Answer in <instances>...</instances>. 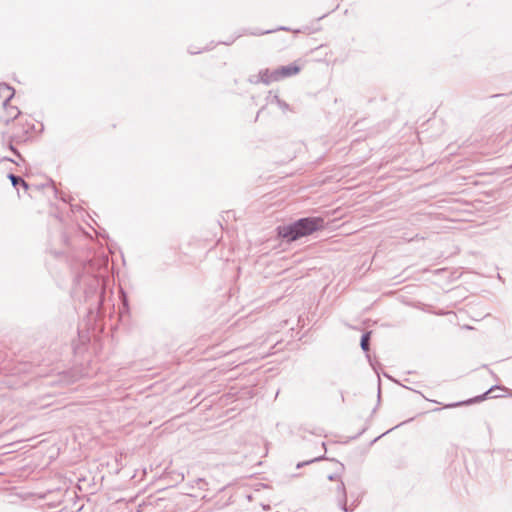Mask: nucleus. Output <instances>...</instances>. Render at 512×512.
<instances>
[{
  "instance_id": "nucleus-1",
  "label": "nucleus",
  "mask_w": 512,
  "mask_h": 512,
  "mask_svg": "<svg viewBox=\"0 0 512 512\" xmlns=\"http://www.w3.org/2000/svg\"><path fill=\"white\" fill-rule=\"evenodd\" d=\"M324 224V219L321 217H305L293 223L278 226L277 233L287 242H293L324 228Z\"/></svg>"
},
{
  "instance_id": "nucleus-15",
  "label": "nucleus",
  "mask_w": 512,
  "mask_h": 512,
  "mask_svg": "<svg viewBox=\"0 0 512 512\" xmlns=\"http://www.w3.org/2000/svg\"><path fill=\"white\" fill-rule=\"evenodd\" d=\"M0 161H11V162H13V160L8 158V157H3V158L0 159Z\"/></svg>"
},
{
  "instance_id": "nucleus-8",
  "label": "nucleus",
  "mask_w": 512,
  "mask_h": 512,
  "mask_svg": "<svg viewBox=\"0 0 512 512\" xmlns=\"http://www.w3.org/2000/svg\"><path fill=\"white\" fill-rule=\"evenodd\" d=\"M271 71L269 69H263L259 71V79L254 81V83L262 82L266 85H269L271 83V77H270Z\"/></svg>"
},
{
  "instance_id": "nucleus-13",
  "label": "nucleus",
  "mask_w": 512,
  "mask_h": 512,
  "mask_svg": "<svg viewBox=\"0 0 512 512\" xmlns=\"http://www.w3.org/2000/svg\"><path fill=\"white\" fill-rule=\"evenodd\" d=\"M323 459H325V457H324V456H318V457H315V458H313V459H311V460H308V461H305V462L298 463V464H297V468H300V467H302V466H304V465H307V464H310V463H313V462L321 461V460H323Z\"/></svg>"
},
{
  "instance_id": "nucleus-9",
  "label": "nucleus",
  "mask_w": 512,
  "mask_h": 512,
  "mask_svg": "<svg viewBox=\"0 0 512 512\" xmlns=\"http://www.w3.org/2000/svg\"><path fill=\"white\" fill-rule=\"evenodd\" d=\"M5 110L9 115V117L4 120L5 124H8L10 121H13L20 114L19 109L15 106L8 105V109H5Z\"/></svg>"
},
{
  "instance_id": "nucleus-11",
  "label": "nucleus",
  "mask_w": 512,
  "mask_h": 512,
  "mask_svg": "<svg viewBox=\"0 0 512 512\" xmlns=\"http://www.w3.org/2000/svg\"><path fill=\"white\" fill-rule=\"evenodd\" d=\"M24 139V136L14 133L10 136L9 148L12 152H14L17 156H20L19 152L14 148L12 142H20Z\"/></svg>"
},
{
  "instance_id": "nucleus-2",
  "label": "nucleus",
  "mask_w": 512,
  "mask_h": 512,
  "mask_svg": "<svg viewBox=\"0 0 512 512\" xmlns=\"http://www.w3.org/2000/svg\"><path fill=\"white\" fill-rule=\"evenodd\" d=\"M335 497L338 507L344 512H352L360 503V495L355 496L351 493L350 497L353 500L348 504L347 492L343 481H339L336 487Z\"/></svg>"
},
{
  "instance_id": "nucleus-14",
  "label": "nucleus",
  "mask_w": 512,
  "mask_h": 512,
  "mask_svg": "<svg viewBox=\"0 0 512 512\" xmlns=\"http://www.w3.org/2000/svg\"><path fill=\"white\" fill-rule=\"evenodd\" d=\"M338 475L337 474H333V475H329L328 476V479L331 480V481H335V480H338Z\"/></svg>"
},
{
  "instance_id": "nucleus-10",
  "label": "nucleus",
  "mask_w": 512,
  "mask_h": 512,
  "mask_svg": "<svg viewBox=\"0 0 512 512\" xmlns=\"http://www.w3.org/2000/svg\"><path fill=\"white\" fill-rule=\"evenodd\" d=\"M370 338H371V332L370 331L369 332H365L361 336L360 346H361L362 350L365 351V352L369 351Z\"/></svg>"
},
{
  "instance_id": "nucleus-7",
  "label": "nucleus",
  "mask_w": 512,
  "mask_h": 512,
  "mask_svg": "<svg viewBox=\"0 0 512 512\" xmlns=\"http://www.w3.org/2000/svg\"><path fill=\"white\" fill-rule=\"evenodd\" d=\"M8 179L11 181L14 188L18 189V187H22L25 191L28 190V183L20 176H17L13 173L8 174Z\"/></svg>"
},
{
  "instance_id": "nucleus-12",
  "label": "nucleus",
  "mask_w": 512,
  "mask_h": 512,
  "mask_svg": "<svg viewBox=\"0 0 512 512\" xmlns=\"http://www.w3.org/2000/svg\"><path fill=\"white\" fill-rule=\"evenodd\" d=\"M270 77H271V83L281 80L282 77H281L280 69L277 68L274 71H271Z\"/></svg>"
},
{
  "instance_id": "nucleus-5",
  "label": "nucleus",
  "mask_w": 512,
  "mask_h": 512,
  "mask_svg": "<svg viewBox=\"0 0 512 512\" xmlns=\"http://www.w3.org/2000/svg\"><path fill=\"white\" fill-rule=\"evenodd\" d=\"M496 387H491L487 392H485L484 394L480 395V396H476L475 398H472V399H469V400H466V401H460V402H457V403H452V404H447L444 406V408H453V407H458V406H462V405H469V404H472V403H476V402H480L484 399H486L487 395L490 394Z\"/></svg>"
},
{
  "instance_id": "nucleus-6",
  "label": "nucleus",
  "mask_w": 512,
  "mask_h": 512,
  "mask_svg": "<svg viewBox=\"0 0 512 512\" xmlns=\"http://www.w3.org/2000/svg\"><path fill=\"white\" fill-rule=\"evenodd\" d=\"M279 69H280V73H281L282 79L286 78V77H290V76L296 75L300 71V67L295 65V64H290V65H287V66H281V67H279Z\"/></svg>"
},
{
  "instance_id": "nucleus-3",
  "label": "nucleus",
  "mask_w": 512,
  "mask_h": 512,
  "mask_svg": "<svg viewBox=\"0 0 512 512\" xmlns=\"http://www.w3.org/2000/svg\"><path fill=\"white\" fill-rule=\"evenodd\" d=\"M80 285H85L84 294L86 299L97 295L100 289V280L95 275H81L78 278Z\"/></svg>"
},
{
  "instance_id": "nucleus-4",
  "label": "nucleus",
  "mask_w": 512,
  "mask_h": 512,
  "mask_svg": "<svg viewBox=\"0 0 512 512\" xmlns=\"http://www.w3.org/2000/svg\"><path fill=\"white\" fill-rule=\"evenodd\" d=\"M15 90L6 83L0 84V98H3V106L8 109V103L13 98Z\"/></svg>"
}]
</instances>
